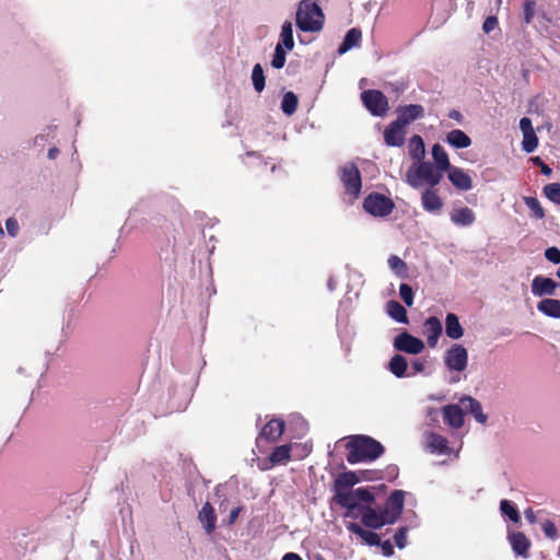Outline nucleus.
<instances>
[{"label": "nucleus", "instance_id": "14", "mask_svg": "<svg viewBox=\"0 0 560 560\" xmlns=\"http://www.w3.org/2000/svg\"><path fill=\"white\" fill-rule=\"evenodd\" d=\"M405 128L394 120L384 130V141L389 147H401L405 142Z\"/></svg>", "mask_w": 560, "mask_h": 560}, {"label": "nucleus", "instance_id": "17", "mask_svg": "<svg viewBox=\"0 0 560 560\" xmlns=\"http://www.w3.org/2000/svg\"><path fill=\"white\" fill-rule=\"evenodd\" d=\"M358 482H360V477L355 471L341 472L334 481V492L339 494L352 490L351 488Z\"/></svg>", "mask_w": 560, "mask_h": 560}, {"label": "nucleus", "instance_id": "48", "mask_svg": "<svg viewBox=\"0 0 560 560\" xmlns=\"http://www.w3.org/2000/svg\"><path fill=\"white\" fill-rule=\"evenodd\" d=\"M545 257L553 264H560V249L558 247H549L545 250Z\"/></svg>", "mask_w": 560, "mask_h": 560}, {"label": "nucleus", "instance_id": "52", "mask_svg": "<svg viewBox=\"0 0 560 560\" xmlns=\"http://www.w3.org/2000/svg\"><path fill=\"white\" fill-rule=\"evenodd\" d=\"M360 477V481L361 480H369V481H372V480H376V479H380V475L377 471L375 470H360L359 472H357Z\"/></svg>", "mask_w": 560, "mask_h": 560}, {"label": "nucleus", "instance_id": "47", "mask_svg": "<svg viewBox=\"0 0 560 560\" xmlns=\"http://www.w3.org/2000/svg\"><path fill=\"white\" fill-rule=\"evenodd\" d=\"M534 7L535 3L532 0H526L524 2V22L527 24L530 23L534 18Z\"/></svg>", "mask_w": 560, "mask_h": 560}, {"label": "nucleus", "instance_id": "61", "mask_svg": "<svg viewBox=\"0 0 560 560\" xmlns=\"http://www.w3.org/2000/svg\"><path fill=\"white\" fill-rule=\"evenodd\" d=\"M412 368L416 372H422L423 371V363L416 361L412 363Z\"/></svg>", "mask_w": 560, "mask_h": 560}, {"label": "nucleus", "instance_id": "33", "mask_svg": "<svg viewBox=\"0 0 560 560\" xmlns=\"http://www.w3.org/2000/svg\"><path fill=\"white\" fill-rule=\"evenodd\" d=\"M387 314L398 323L407 324L408 316L406 308L397 301L390 300L386 303Z\"/></svg>", "mask_w": 560, "mask_h": 560}, {"label": "nucleus", "instance_id": "62", "mask_svg": "<svg viewBox=\"0 0 560 560\" xmlns=\"http://www.w3.org/2000/svg\"><path fill=\"white\" fill-rule=\"evenodd\" d=\"M557 276H558V278L560 279V268H559V269H558V271H557Z\"/></svg>", "mask_w": 560, "mask_h": 560}, {"label": "nucleus", "instance_id": "15", "mask_svg": "<svg viewBox=\"0 0 560 560\" xmlns=\"http://www.w3.org/2000/svg\"><path fill=\"white\" fill-rule=\"evenodd\" d=\"M447 177L450 182L459 190H470L472 188L471 177L460 167L452 166Z\"/></svg>", "mask_w": 560, "mask_h": 560}, {"label": "nucleus", "instance_id": "54", "mask_svg": "<svg viewBox=\"0 0 560 560\" xmlns=\"http://www.w3.org/2000/svg\"><path fill=\"white\" fill-rule=\"evenodd\" d=\"M497 25H498V19L495 16H488L482 24V30L485 33L488 34L491 31H493Z\"/></svg>", "mask_w": 560, "mask_h": 560}, {"label": "nucleus", "instance_id": "30", "mask_svg": "<svg viewBox=\"0 0 560 560\" xmlns=\"http://www.w3.org/2000/svg\"><path fill=\"white\" fill-rule=\"evenodd\" d=\"M537 310L548 317L560 318V300L544 299L538 302Z\"/></svg>", "mask_w": 560, "mask_h": 560}, {"label": "nucleus", "instance_id": "37", "mask_svg": "<svg viewBox=\"0 0 560 560\" xmlns=\"http://www.w3.org/2000/svg\"><path fill=\"white\" fill-rule=\"evenodd\" d=\"M429 447L431 452H438L440 454L446 453L447 440L436 433H431L429 436Z\"/></svg>", "mask_w": 560, "mask_h": 560}, {"label": "nucleus", "instance_id": "24", "mask_svg": "<svg viewBox=\"0 0 560 560\" xmlns=\"http://www.w3.org/2000/svg\"><path fill=\"white\" fill-rule=\"evenodd\" d=\"M460 402L464 406V408L468 410L479 423L485 424L487 422L488 417L482 412L481 404L477 399L467 396L462 398Z\"/></svg>", "mask_w": 560, "mask_h": 560}, {"label": "nucleus", "instance_id": "9", "mask_svg": "<svg viewBox=\"0 0 560 560\" xmlns=\"http://www.w3.org/2000/svg\"><path fill=\"white\" fill-rule=\"evenodd\" d=\"M394 347L398 351H402L409 354H418L424 349V343L421 339L410 335L407 331H402L395 337Z\"/></svg>", "mask_w": 560, "mask_h": 560}, {"label": "nucleus", "instance_id": "41", "mask_svg": "<svg viewBox=\"0 0 560 560\" xmlns=\"http://www.w3.org/2000/svg\"><path fill=\"white\" fill-rule=\"evenodd\" d=\"M524 202L528 207V209L533 212V215L537 219H542L545 217V211L540 206V202L535 197H524Z\"/></svg>", "mask_w": 560, "mask_h": 560}, {"label": "nucleus", "instance_id": "35", "mask_svg": "<svg viewBox=\"0 0 560 560\" xmlns=\"http://www.w3.org/2000/svg\"><path fill=\"white\" fill-rule=\"evenodd\" d=\"M298 105H299V100H298V96L293 92L284 93V95L282 97V102H281V109L285 115H288V116L293 115L298 109Z\"/></svg>", "mask_w": 560, "mask_h": 560}, {"label": "nucleus", "instance_id": "50", "mask_svg": "<svg viewBox=\"0 0 560 560\" xmlns=\"http://www.w3.org/2000/svg\"><path fill=\"white\" fill-rule=\"evenodd\" d=\"M5 228H7V231H8V234L12 237L16 236L18 235V232H19V223L18 221L14 219V218H9L7 221H5Z\"/></svg>", "mask_w": 560, "mask_h": 560}, {"label": "nucleus", "instance_id": "46", "mask_svg": "<svg viewBox=\"0 0 560 560\" xmlns=\"http://www.w3.org/2000/svg\"><path fill=\"white\" fill-rule=\"evenodd\" d=\"M394 541L396 546L400 549L405 548L407 545V528L400 527L394 535Z\"/></svg>", "mask_w": 560, "mask_h": 560}, {"label": "nucleus", "instance_id": "8", "mask_svg": "<svg viewBox=\"0 0 560 560\" xmlns=\"http://www.w3.org/2000/svg\"><path fill=\"white\" fill-rule=\"evenodd\" d=\"M444 360L450 370L462 372L467 368V350L462 345L455 343L446 351Z\"/></svg>", "mask_w": 560, "mask_h": 560}, {"label": "nucleus", "instance_id": "21", "mask_svg": "<svg viewBox=\"0 0 560 560\" xmlns=\"http://www.w3.org/2000/svg\"><path fill=\"white\" fill-rule=\"evenodd\" d=\"M451 221L455 225L469 226L476 221L475 212L468 207L456 208L451 213Z\"/></svg>", "mask_w": 560, "mask_h": 560}, {"label": "nucleus", "instance_id": "20", "mask_svg": "<svg viewBox=\"0 0 560 560\" xmlns=\"http://www.w3.org/2000/svg\"><path fill=\"white\" fill-rule=\"evenodd\" d=\"M443 418L444 422L454 429H458L464 424V412L457 405L443 407Z\"/></svg>", "mask_w": 560, "mask_h": 560}, {"label": "nucleus", "instance_id": "55", "mask_svg": "<svg viewBox=\"0 0 560 560\" xmlns=\"http://www.w3.org/2000/svg\"><path fill=\"white\" fill-rule=\"evenodd\" d=\"M378 546H381L382 552L385 557H392L394 555V547L389 540L381 541Z\"/></svg>", "mask_w": 560, "mask_h": 560}, {"label": "nucleus", "instance_id": "57", "mask_svg": "<svg viewBox=\"0 0 560 560\" xmlns=\"http://www.w3.org/2000/svg\"><path fill=\"white\" fill-rule=\"evenodd\" d=\"M448 117L451 119H454L456 120L457 122L462 124L464 117L462 115V113L457 109H452L450 113H448Z\"/></svg>", "mask_w": 560, "mask_h": 560}, {"label": "nucleus", "instance_id": "10", "mask_svg": "<svg viewBox=\"0 0 560 560\" xmlns=\"http://www.w3.org/2000/svg\"><path fill=\"white\" fill-rule=\"evenodd\" d=\"M405 501V492L402 490H395L387 498L384 505V513L390 524H394L402 513Z\"/></svg>", "mask_w": 560, "mask_h": 560}, {"label": "nucleus", "instance_id": "38", "mask_svg": "<svg viewBox=\"0 0 560 560\" xmlns=\"http://www.w3.org/2000/svg\"><path fill=\"white\" fill-rule=\"evenodd\" d=\"M388 266L398 277H401V278L407 277V272H408L407 265L398 256L392 255L388 258Z\"/></svg>", "mask_w": 560, "mask_h": 560}, {"label": "nucleus", "instance_id": "18", "mask_svg": "<svg viewBox=\"0 0 560 560\" xmlns=\"http://www.w3.org/2000/svg\"><path fill=\"white\" fill-rule=\"evenodd\" d=\"M443 327L440 319L435 316H430L424 322V332L427 335V342L429 347L434 348L438 343L440 336L442 335Z\"/></svg>", "mask_w": 560, "mask_h": 560}, {"label": "nucleus", "instance_id": "12", "mask_svg": "<svg viewBox=\"0 0 560 560\" xmlns=\"http://www.w3.org/2000/svg\"><path fill=\"white\" fill-rule=\"evenodd\" d=\"M424 117V108L419 104L399 106L396 121L404 128L412 121Z\"/></svg>", "mask_w": 560, "mask_h": 560}, {"label": "nucleus", "instance_id": "25", "mask_svg": "<svg viewBox=\"0 0 560 560\" xmlns=\"http://www.w3.org/2000/svg\"><path fill=\"white\" fill-rule=\"evenodd\" d=\"M361 38H362V32L359 28H357V27L350 28L346 33V36L338 48V52L340 55H342V54L347 52L348 50H350L351 48L359 46L361 43Z\"/></svg>", "mask_w": 560, "mask_h": 560}, {"label": "nucleus", "instance_id": "29", "mask_svg": "<svg viewBox=\"0 0 560 560\" xmlns=\"http://www.w3.org/2000/svg\"><path fill=\"white\" fill-rule=\"evenodd\" d=\"M510 542L512 545L513 551L522 557H527V552L530 546L528 538L525 534L517 532L510 535Z\"/></svg>", "mask_w": 560, "mask_h": 560}, {"label": "nucleus", "instance_id": "39", "mask_svg": "<svg viewBox=\"0 0 560 560\" xmlns=\"http://www.w3.org/2000/svg\"><path fill=\"white\" fill-rule=\"evenodd\" d=\"M253 85L256 92L260 93L265 89V74L260 63H256L252 72Z\"/></svg>", "mask_w": 560, "mask_h": 560}, {"label": "nucleus", "instance_id": "60", "mask_svg": "<svg viewBox=\"0 0 560 560\" xmlns=\"http://www.w3.org/2000/svg\"><path fill=\"white\" fill-rule=\"evenodd\" d=\"M58 153H59V150H58L57 148H55V147H54V148H50V149L48 150V158H49V159H51V160H54V159H56V156L58 155Z\"/></svg>", "mask_w": 560, "mask_h": 560}, {"label": "nucleus", "instance_id": "28", "mask_svg": "<svg viewBox=\"0 0 560 560\" xmlns=\"http://www.w3.org/2000/svg\"><path fill=\"white\" fill-rule=\"evenodd\" d=\"M432 156H433V160L435 163L434 166L440 172L443 173L445 171H448L452 167V165L450 163L448 154L446 153V151L444 150V148L441 144L435 143L432 147Z\"/></svg>", "mask_w": 560, "mask_h": 560}, {"label": "nucleus", "instance_id": "40", "mask_svg": "<svg viewBox=\"0 0 560 560\" xmlns=\"http://www.w3.org/2000/svg\"><path fill=\"white\" fill-rule=\"evenodd\" d=\"M500 510L503 515L508 516L514 523H517L521 518L517 509L508 500L501 501Z\"/></svg>", "mask_w": 560, "mask_h": 560}, {"label": "nucleus", "instance_id": "23", "mask_svg": "<svg viewBox=\"0 0 560 560\" xmlns=\"http://www.w3.org/2000/svg\"><path fill=\"white\" fill-rule=\"evenodd\" d=\"M347 528L349 532L361 537L369 546H378L381 544V537L376 533L366 530L357 523H349Z\"/></svg>", "mask_w": 560, "mask_h": 560}, {"label": "nucleus", "instance_id": "45", "mask_svg": "<svg viewBox=\"0 0 560 560\" xmlns=\"http://www.w3.org/2000/svg\"><path fill=\"white\" fill-rule=\"evenodd\" d=\"M399 295L401 300L405 302L407 306H412L413 304V290L407 283H401L399 285Z\"/></svg>", "mask_w": 560, "mask_h": 560}, {"label": "nucleus", "instance_id": "43", "mask_svg": "<svg viewBox=\"0 0 560 560\" xmlns=\"http://www.w3.org/2000/svg\"><path fill=\"white\" fill-rule=\"evenodd\" d=\"M285 63V51L282 48V44L278 43L275 49L273 58L271 60V66L276 69L283 68Z\"/></svg>", "mask_w": 560, "mask_h": 560}, {"label": "nucleus", "instance_id": "32", "mask_svg": "<svg viewBox=\"0 0 560 560\" xmlns=\"http://www.w3.org/2000/svg\"><path fill=\"white\" fill-rule=\"evenodd\" d=\"M425 154L424 142L421 136L413 135L409 140V155L416 161L420 162L423 160Z\"/></svg>", "mask_w": 560, "mask_h": 560}, {"label": "nucleus", "instance_id": "56", "mask_svg": "<svg viewBox=\"0 0 560 560\" xmlns=\"http://www.w3.org/2000/svg\"><path fill=\"white\" fill-rule=\"evenodd\" d=\"M241 511H242L241 506H237V508H234L233 510H231L230 515H229V524L235 523Z\"/></svg>", "mask_w": 560, "mask_h": 560}, {"label": "nucleus", "instance_id": "44", "mask_svg": "<svg viewBox=\"0 0 560 560\" xmlns=\"http://www.w3.org/2000/svg\"><path fill=\"white\" fill-rule=\"evenodd\" d=\"M538 147V138L535 132L524 135L522 141V148L525 152L530 153Z\"/></svg>", "mask_w": 560, "mask_h": 560}, {"label": "nucleus", "instance_id": "34", "mask_svg": "<svg viewBox=\"0 0 560 560\" xmlns=\"http://www.w3.org/2000/svg\"><path fill=\"white\" fill-rule=\"evenodd\" d=\"M408 368L407 360L401 354H395L389 362V371L397 377H404Z\"/></svg>", "mask_w": 560, "mask_h": 560}, {"label": "nucleus", "instance_id": "22", "mask_svg": "<svg viewBox=\"0 0 560 560\" xmlns=\"http://www.w3.org/2000/svg\"><path fill=\"white\" fill-rule=\"evenodd\" d=\"M422 207L429 212H435L442 209L443 201L434 188H428L421 196Z\"/></svg>", "mask_w": 560, "mask_h": 560}, {"label": "nucleus", "instance_id": "58", "mask_svg": "<svg viewBox=\"0 0 560 560\" xmlns=\"http://www.w3.org/2000/svg\"><path fill=\"white\" fill-rule=\"evenodd\" d=\"M525 517L532 524L535 523V521H536L535 513H534V511L532 509H527L525 511Z\"/></svg>", "mask_w": 560, "mask_h": 560}, {"label": "nucleus", "instance_id": "59", "mask_svg": "<svg viewBox=\"0 0 560 560\" xmlns=\"http://www.w3.org/2000/svg\"><path fill=\"white\" fill-rule=\"evenodd\" d=\"M282 560H302V558L295 552H288L283 556Z\"/></svg>", "mask_w": 560, "mask_h": 560}, {"label": "nucleus", "instance_id": "6", "mask_svg": "<svg viewBox=\"0 0 560 560\" xmlns=\"http://www.w3.org/2000/svg\"><path fill=\"white\" fill-rule=\"evenodd\" d=\"M340 180L348 195L358 198L362 187L361 173L355 164L348 163L340 167Z\"/></svg>", "mask_w": 560, "mask_h": 560}, {"label": "nucleus", "instance_id": "5", "mask_svg": "<svg viewBox=\"0 0 560 560\" xmlns=\"http://www.w3.org/2000/svg\"><path fill=\"white\" fill-rule=\"evenodd\" d=\"M394 201L380 192H371L363 201L364 210L373 217H387L393 212Z\"/></svg>", "mask_w": 560, "mask_h": 560}, {"label": "nucleus", "instance_id": "11", "mask_svg": "<svg viewBox=\"0 0 560 560\" xmlns=\"http://www.w3.org/2000/svg\"><path fill=\"white\" fill-rule=\"evenodd\" d=\"M360 512L362 514L361 521L366 527L378 529L386 524H390L384 511L377 512L370 505H364L360 508Z\"/></svg>", "mask_w": 560, "mask_h": 560}, {"label": "nucleus", "instance_id": "31", "mask_svg": "<svg viewBox=\"0 0 560 560\" xmlns=\"http://www.w3.org/2000/svg\"><path fill=\"white\" fill-rule=\"evenodd\" d=\"M291 459V445L284 444L277 446L269 455V460L272 466L284 465Z\"/></svg>", "mask_w": 560, "mask_h": 560}, {"label": "nucleus", "instance_id": "4", "mask_svg": "<svg viewBox=\"0 0 560 560\" xmlns=\"http://www.w3.org/2000/svg\"><path fill=\"white\" fill-rule=\"evenodd\" d=\"M334 500L338 505L349 511L355 509L360 511V503H372L374 501V494L368 488H358L335 494Z\"/></svg>", "mask_w": 560, "mask_h": 560}, {"label": "nucleus", "instance_id": "13", "mask_svg": "<svg viewBox=\"0 0 560 560\" xmlns=\"http://www.w3.org/2000/svg\"><path fill=\"white\" fill-rule=\"evenodd\" d=\"M557 288L558 283L553 279L544 276H536L532 282V293L535 296H552Z\"/></svg>", "mask_w": 560, "mask_h": 560}, {"label": "nucleus", "instance_id": "49", "mask_svg": "<svg viewBox=\"0 0 560 560\" xmlns=\"http://www.w3.org/2000/svg\"><path fill=\"white\" fill-rule=\"evenodd\" d=\"M542 530L545 533V535L549 538H556L557 535H558V532H557V528H556V525L553 524V522L547 520L544 524H542Z\"/></svg>", "mask_w": 560, "mask_h": 560}, {"label": "nucleus", "instance_id": "27", "mask_svg": "<svg viewBox=\"0 0 560 560\" xmlns=\"http://www.w3.org/2000/svg\"><path fill=\"white\" fill-rule=\"evenodd\" d=\"M446 142L456 148V149H465L471 144V139L468 135H466L460 129H454L446 135Z\"/></svg>", "mask_w": 560, "mask_h": 560}, {"label": "nucleus", "instance_id": "3", "mask_svg": "<svg viewBox=\"0 0 560 560\" xmlns=\"http://www.w3.org/2000/svg\"><path fill=\"white\" fill-rule=\"evenodd\" d=\"M417 163L406 174V180L411 187L419 188L423 184H428L431 188H434L440 184L443 178L442 172L430 162L420 161Z\"/></svg>", "mask_w": 560, "mask_h": 560}, {"label": "nucleus", "instance_id": "7", "mask_svg": "<svg viewBox=\"0 0 560 560\" xmlns=\"http://www.w3.org/2000/svg\"><path fill=\"white\" fill-rule=\"evenodd\" d=\"M361 100L373 116L382 117L386 115L388 110V100L383 92L378 90H366L361 93Z\"/></svg>", "mask_w": 560, "mask_h": 560}, {"label": "nucleus", "instance_id": "19", "mask_svg": "<svg viewBox=\"0 0 560 560\" xmlns=\"http://www.w3.org/2000/svg\"><path fill=\"white\" fill-rule=\"evenodd\" d=\"M198 521L202 524L208 534H212L214 532L217 515L214 508L210 502H206L198 512Z\"/></svg>", "mask_w": 560, "mask_h": 560}, {"label": "nucleus", "instance_id": "2", "mask_svg": "<svg viewBox=\"0 0 560 560\" xmlns=\"http://www.w3.org/2000/svg\"><path fill=\"white\" fill-rule=\"evenodd\" d=\"M296 26L303 32H318L323 28L325 16L320 7L313 0H302L296 11Z\"/></svg>", "mask_w": 560, "mask_h": 560}, {"label": "nucleus", "instance_id": "51", "mask_svg": "<svg viewBox=\"0 0 560 560\" xmlns=\"http://www.w3.org/2000/svg\"><path fill=\"white\" fill-rule=\"evenodd\" d=\"M520 128L522 130L523 136L535 132L532 120L528 117H523L520 120Z\"/></svg>", "mask_w": 560, "mask_h": 560}, {"label": "nucleus", "instance_id": "53", "mask_svg": "<svg viewBox=\"0 0 560 560\" xmlns=\"http://www.w3.org/2000/svg\"><path fill=\"white\" fill-rule=\"evenodd\" d=\"M530 160L534 163V165L539 166L544 175L549 176L552 173V170L546 163H544V161L539 156H534Z\"/></svg>", "mask_w": 560, "mask_h": 560}, {"label": "nucleus", "instance_id": "36", "mask_svg": "<svg viewBox=\"0 0 560 560\" xmlns=\"http://www.w3.org/2000/svg\"><path fill=\"white\" fill-rule=\"evenodd\" d=\"M280 38H281V44L288 50H292L293 49V47H294L293 30H292V23L290 21H285L282 24Z\"/></svg>", "mask_w": 560, "mask_h": 560}, {"label": "nucleus", "instance_id": "42", "mask_svg": "<svg viewBox=\"0 0 560 560\" xmlns=\"http://www.w3.org/2000/svg\"><path fill=\"white\" fill-rule=\"evenodd\" d=\"M545 196L552 202L560 205V184L551 183L544 187Z\"/></svg>", "mask_w": 560, "mask_h": 560}, {"label": "nucleus", "instance_id": "26", "mask_svg": "<svg viewBox=\"0 0 560 560\" xmlns=\"http://www.w3.org/2000/svg\"><path fill=\"white\" fill-rule=\"evenodd\" d=\"M445 332L446 336L452 339H459L464 335V328L462 327L459 319L456 314L448 313L445 318Z\"/></svg>", "mask_w": 560, "mask_h": 560}, {"label": "nucleus", "instance_id": "1", "mask_svg": "<svg viewBox=\"0 0 560 560\" xmlns=\"http://www.w3.org/2000/svg\"><path fill=\"white\" fill-rule=\"evenodd\" d=\"M347 462L357 464L366 460H375L384 453V446L375 439L368 435L353 436L347 444Z\"/></svg>", "mask_w": 560, "mask_h": 560}, {"label": "nucleus", "instance_id": "16", "mask_svg": "<svg viewBox=\"0 0 560 560\" xmlns=\"http://www.w3.org/2000/svg\"><path fill=\"white\" fill-rule=\"evenodd\" d=\"M285 423L281 419L268 421L261 429L259 436L268 442L277 441L284 432Z\"/></svg>", "mask_w": 560, "mask_h": 560}]
</instances>
